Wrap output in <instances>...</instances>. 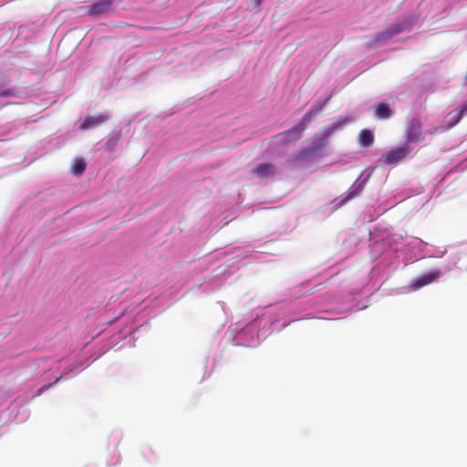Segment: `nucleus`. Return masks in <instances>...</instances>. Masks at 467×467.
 Returning <instances> with one entry per match:
<instances>
[{"mask_svg":"<svg viewBox=\"0 0 467 467\" xmlns=\"http://www.w3.org/2000/svg\"><path fill=\"white\" fill-rule=\"evenodd\" d=\"M407 143H420L425 140V132L422 130V121L419 117H413L406 126Z\"/></svg>","mask_w":467,"mask_h":467,"instance_id":"obj_1","label":"nucleus"},{"mask_svg":"<svg viewBox=\"0 0 467 467\" xmlns=\"http://www.w3.org/2000/svg\"><path fill=\"white\" fill-rule=\"evenodd\" d=\"M311 119L312 111H309L302 118L301 121L297 125L283 133H280L278 138L284 142H292L299 140L305 130V124L311 121Z\"/></svg>","mask_w":467,"mask_h":467,"instance_id":"obj_2","label":"nucleus"},{"mask_svg":"<svg viewBox=\"0 0 467 467\" xmlns=\"http://www.w3.org/2000/svg\"><path fill=\"white\" fill-rule=\"evenodd\" d=\"M330 133L331 132L327 131L324 134L315 135L312 147L301 150L297 156V159H306L311 155H314L317 150L321 149L326 144L327 139L330 136Z\"/></svg>","mask_w":467,"mask_h":467,"instance_id":"obj_3","label":"nucleus"},{"mask_svg":"<svg viewBox=\"0 0 467 467\" xmlns=\"http://www.w3.org/2000/svg\"><path fill=\"white\" fill-rule=\"evenodd\" d=\"M408 152L409 148L407 146H400L391 150L387 154L382 156V161L386 164L399 163L401 160H403L406 157Z\"/></svg>","mask_w":467,"mask_h":467,"instance_id":"obj_4","label":"nucleus"},{"mask_svg":"<svg viewBox=\"0 0 467 467\" xmlns=\"http://www.w3.org/2000/svg\"><path fill=\"white\" fill-rule=\"evenodd\" d=\"M109 119L107 115L99 113L95 116H87L83 122L80 124V130H88L95 127H99L105 123Z\"/></svg>","mask_w":467,"mask_h":467,"instance_id":"obj_5","label":"nucleus"},{"mask_svg":"<svg viewBox=\"0 0 467 467\" xmlns=\"http://www.w3.org/2000/svg\"><path fill=\"white\" fill-rule=\"evenodd\" d=\"M113 4V0H100L88 7V15L99 16L109 11Z\"/></svg>","mask_w":467,"mask_h":467,"instance_id":"obj_6","label":"nucleus"},{"mask_svg":"<svg viewBox=\"0 0 467 467\" xmlns=\"http://www.w3.org/2000/svg\"><path fill=\"white\" fill-rule=\"evenodd\" d=\"M467 112V101L464 102L460 109L449 112L446 116L448 128H452L458 124L462 116Z\"/></svg>","mask_w":467,"mask_h":467,"instance_id":"obj_7","label":"nucleus"},{"mask_svg":"<svg viewBox=\"0 0 467 467\" xmlns=\"http://www.w3.org/2000/svg\"><path fill=\"white\" fill-rule=\"evenodd\" d=\"M438 277H439L438 272H430L425 275H422L416 279L415 284L413 285V288L418 289L421 286L427 285L432 283Z\"/></svg>","mask_w":467,"mask_h":467,"instance_id":"obj_8","label":"nucleus"},{"mask_svg":"<svg viewBox=\"0 0 467 467\" xmlns=\"http://www.w3.org/2000/svg\"><path fill=\"white\" fill-rule=\"evenodd\" d=\"M375 114L379 119H387L390 118L392 111L384 101H380L375 105Z\"/></svg>","mask_w":467,"mask_h":467,"instance_id":"obj_9","label":"nucleus"},{"mask_svg":"<svg viewBox=\"0 0 467 467\" xmlns=\"http://www.w3.org/2000/svg\"><path fill=\"white\" fill-rule=\"evenodd\" d=\"M374 142V135L370 130H361L358 133V143L361 147H369Z\"/></svg>","mask_w":467,"mask_h":467,"instance_id":"obj_10","label":"nucleus"},{"mask_svg":"<svg viewBox=\"0 0 467 467\" xmlns=\"http://www.w3.org/2000/svg\"><path fill=\"white\" fill-rule=\"evenodd\" d=\"M254 172L261 178H266L275 174V166L271 163H261L254 169Z\"/></svg>","mask_w":467,"mask_h":467,"instance_id":"obj_11","label":"nucleus"},{"mask_svg":"<svg viewBox=\"0 0 467 467\" xmlns=\"http://www.w3.org/2000/svg\"><path fill=\"white\" fill-rule=\"evenodd\" d=\"M388 40L386 39L384 34L379 33L374 36L368 37V46L370 47H377L379 46H382L386 44Z\"/></svg>","mask_w":467,"mask_h":467,"instance_id":"obj_12","label":"nucleus"},{"mask_svg":"<svg viewBox=\"0 0 467 467\" xmlns=\"http://www.w3.org/2000/svg\"><path fill=\"white\" fill-rule=\"evenodd\" d=\"M403 31V26L401 24H395L391 26L389 28H388L386 31L382 32L386 37V39L389 41L395 36L400 34Z\"/></svg>","mask_w":467,"mask_h":467,"instance_id":"obj_13","label":"nucleus"},{"mask_svg":"<svg viewBox=\"0 0 467 467\" xmlns=\"http://www.w3.org/2000/svg\"><path fill=\"white\" fill-rule=\"evenodd\" d=\"M86 162L84 160H78L72 167V172L76 176L81 175L86 169Z\"/></svg>","mask_w":467,"mask_h":467,"instance_id":"obj_14","label":"nucleus"},{"mask_svg":"<svg viewBox=\"0 0 467 467\" xmlns=\"http://www.w3.org/2000/svg\"><path fill=\"white\" fill-rule=\"evenodd\" d=\"M350 122V119L348 118H345L343 120H339V122L333 127V130L338 129L339 127Z\"/></svg>","mask_w":467,"mask_h":467,"instance_id":"obj_15","label":"nucleus"},{"mask_svg":"<svg viewBox=\"0 0 467 467\" xmlns=\"http://www.w3.org/2000/svg\"><path fill=\"white\" fill-rule=\"evenodd\" d=\"M15 95H16V92L12 89L4 90L0 94V96H2V97H10V96H15Z\"/></svg>","mask_w":467,"mask_h":467,"instance_id":"obj_16","label":"nucleus"},{"mask_svg":"<svg viewBox=\"0 0 467 467\" xmlns=\"http://www.w3.org/2000/svg\"><path fill=\"white\" fill-rule=\"evenodd\" d=\"M263 0H255V5H260Z\"/></svg>","mask_w":467,"mask_h":467,"instance_id":"obj_17","label":"nucleus"},{"mask_svg":"<svg viewBox=\"0 0 467 467\" xmlns=\"http://www.w3.org/2000/svg\"><path fill=\"white\" fill-rule=\"evenodd\" d=\"M352 196H353V194H352V193H350V194L348 196V199L352 198Z\"/></svg>","mask_w":467,"mask_h":467,"instance_id":"obj_18","label":"nucleus"}]
</instances>
